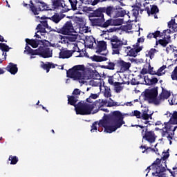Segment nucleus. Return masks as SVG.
<instances>
[{"label": "nucleus", "mask_w": 177, "mask_h": 177, "mask_svg": "<svg viewBox=\"0 0 177 177\" xmlns=\"http://www.w3.org/2000/svg\"><path fill=\"white\" fill-rule=\"evenodd\" d=\"M30 3H31V6H30V9L34 15H39V12H42L44 10H48V6L45 3H43V2L39 3L38 9H37V8L34 6V4H32L31 1H30Z\"/></svg>", "instance_id": "ddd939ff"}, {"label": "nucleus", "mask_w": 177, "mask_h": 177, "mask_svg": "<svg viewBox=\"0 0 177 177\" xmlns=\"http://www.w3.org/2000/svg\"><path fill=\"white\" fill-rule=\"evenodd\" d=\"M107 106L106 100H99L95 101L93 104H79L76 108V114H80L82 115H86L88 114H96L97 110L92 111L95 109H102Z\"/></svg>", "instance_id": "7ed1b4c3"}, {"label": "nucleus", "mask_w": 177, "mask_h": 177, "mask_svg": "<svg viewBox=\"0 0 177 177\" xmlns=\"http://www.w3.org/2000/svg\"><path fill=\"white\" fill-rule=\"evenodd\" d=\"M84 44L85 46H87V48H89L90 49L93 48V44H95V38L93 37L86 38Z\"/></svg>", "instance_id": "a878e982"}, {"label": "nucleus", "mask_w": 177, "mask_h": 177, "mask_svg": "<svg viewBox=\"0 0 177 177\" xmlns=\"http://www.w3.org/2000/svg\"><path fill=\"white\" fill-rule=\"evenodd\" d=\"M51 19L53 20V21H54V23L57 24L62 20V18L59 15H55L51 17Z\"/></svg>", "instance_id": "09e8293b"}, {"label": "nucleus", "mask_w": 177, "mask_h": 177, "mask_svg": "<svg viewBox=\"0 0 177 177\" xmlns=\"http://www.w3.org/2000/svg\"><path fill=\"white\" fill-rule=\"evenodd\" d=\"M104 8V12L107 15V16H111L113 13L115 12V8L113 7H107V8Z\"/></svg>", "instance_id": "a19ab883"}, {"label": "nucleus", "mask_w": 177, "mask_h": 177, "mask_svg": "<svg viewBox=\"0 0 177 177\" xmlns=\"http://www.w3.org/2000/svg\"><path fill=\"white\" fill-rule=\"evenodd\" d=\"M142 50V47L138 48H132L128 53V56H131L133 57H136L138 56V53Z\"/></svg>", "instance_id": "f704fd0d"}, {"label": "nucleus", "mask_w": 177, "mask_h": 177, "mask_svg": "<svg viewBox=\"0 0 177 177\" xmlns=\"http://www.w3.org/2000/svg\"><path fill=\"white\" fill-rule=\"evenodd\" d=\"M111 44L112 46V55H120V52L122 49L124 45H127L128 42L127 40L119 39L118 37H115L111 39Z\"/></svg>", "instance_id": "1a4fd4ad"}, {"label": "nucleus", "mask_w": 177, "mask_h": 177, "mask_svg": "<svg viewBox=\"0 0 177 177\" xmlns=\"http://www.w3.org/2000/svg\"><path fill=\"white\" fill-rule=\"evenodd\" d=\"M174 57H177V50H174Z\"/></svg>", "instance_id": "774afa93"}, {"label": "nucleus", "mask_w": 177, "mask_h": 177, "mask_svg": "<svg viewBox=\"0 0 177 177\" xmlns=\"http://www.w3.org/2000/svg\"><path fill=\"white\" fill-rule=\"evenodd\" d=\"M97 53H100L102 56H106L109 51L107 50V44L104 41H101L97 43Z\"/></svg>", "instance_id": "2eb2a0df"}, {"label": "nucleus", "mask_w": 177, "mask_h": 177, "mask_svg": "<svg viewBox=\"0 0 177 177\" xmlns=\"http://www.w3.org/2000/svg\"><path fill=\"white\" fill-rule=\"evenodd\" d=\"M68 102L69 104L75 106V111H77V107H78V105L80 104V103H78L77 105H75V103L78 102V96L77 95H72L71 97L68 96Z\"/></svg>", "instance_id": "aec40b11"}, {"label": "nucleus", "mask_w": 177, "mask_h": 177, "mask_svg": "<svg viewBox=\"0 0 177 177\" xmlns=\"http://www.w3.org/2000/svg\"><path fill=\"white\" fill-rule=\"evenodd\" d=\"M138 15H139V8L133 9V16H134V17H138Z\"/></svg>", "instance_id": "4d7b16f0"}, {"label": "nucleus", "mask_w": 177, "mask_h": 177, "mask_svg": "<svg viewBox=\"0 0 177 177\" xmlns=\"http://www.w3.org/2000/svg\"><path fill=\"white\" fill-rule=\"evenodd\" d=\"M59 32L63 34V35H68V34H71V32H75V30H74V26H73L71 21L66 22L63 27L59 29Z\"/></svg>", "instance_id": "9b49d317"}, {"label": "nucleus", "mask_w": 177, "mask_h": 177, "mask_svg": "<svg viewBox=\"0 0 177 177\" xmlns=\"http://www.w3.org/2000/svg\"><path fill=\"white\" fill-rule=\"evenodd\" d=\"M0 49L2 50V52H9V46L0 43Z\"/></svg>", "instance_id": "c03bdc74"}, {"label": "nucleus", "mask_w": 177, "mask_h": 177, "mask_svg": "<svg viewBox=\"0 0 177 177\" xmlns=\"http://www.w3.org/2000/svg\"><path fill=\"white\" fill-rule=\"evenodd\" d=\"M45 28H48V21L46 20L41 21V24H39L37 27V30H39L37 32L45 33L46 31Z\"/></svg>", "instance_id": "4be33fe9"}, {"label": "nucleus", "mask_w": 177, "mask_h": 177, "mask_svg": "<svg viewBox=\"0 0 177 177\" xmlns=\"http://www.w3.org/2000/svg\"><path fill=\"white\" fill-rule=\"evenodd\" d=\"M73 50L74 48H73L72 50H62L59 52V59H69V57H71V56H73V53H74V52H76Z\"/></svg>", "instance_id": "6ab92c4d"}, {"label": "nucleus", "mask_w": 177, "mask_h": 177, "mask_svg": "<svg viewBox=\"0 0 177 177\" xmlns=\"http://www.w3.org/2000/svg\"><path fill=\"white\" fill-rule=\"evenodd\" d=\"M153 69L154 68L151 67L150 62H148L144 66L140 75H145V74H151V75H154V74H156V71H153Z\"/></svg>", "instance_id": "dca6fc26"}, {"label": "nucleus", "mask_w": 177, "mask_h": 177, "mask_svg": "<svg viewBox=\"0 0 177 177\" xmlns=\"http://www.w3.org/2000/svg\"><path fill=\"white\" fill-rule=\"evenodd\" d=\"M6 69L7 70V71L10 73V74H12L13 75H15V74H17L19 70L17 68V65L13 63H10Z\"/></svg>", "instance_id": "412c9836"}, {"label": "nucleus", "mask_w": 177, "mask_h": 177, "mask_svg": "<svg viewBox=\"0 0 177 177\" xmlns=\"http://www.w3.org/2000/svg\"><path fill=\"white\" fill-rule=\"evenodd\" d=\"M136 63H137V64H142V63H143V59H136Z\"/></svg>", "instance_id": "680f3d73"}, {"label": "nucleus", "mask_w": 177, "mask_h": 177, "mask_svg": "<svg viewBox=\"0 0 177 177\" xmlns=\"http://www.w3.org/2000/svg\"><path fill=\"white\" fill-rule=\"evenodd\" d=\"M140 42H141V43L145 42V38H143V37L139 38V39H138V43H137V44H140Z\"/></svg>", "instance_id": "e2e57ef3"}, {"label": "nucleus", "mask_w": 177, "mask_h": 177, "mask_svg": "<svg viewBox=\"0 0 177 177\" xmlns=\"http://www.w3.org/2000/svg\"><path fill=\"white\" fill-rule=\"evenodd\" d=\"M24 53L26 55H39V56H41L44 59L48 57H52V50L49 48H43L40 47L37 50H32L31 47L26 46L25 47Z\"/></svg>", "instance_id": "6e6552de"}, {"label": "nucleus", "mask_w": 177, "mask_h": 177, "mask_svg": "<svg viewBox=\"0 0 177 177\" xmlns=\"http://www.w3.org/2000/svg\"><path fill=\"white\" fill-rule=\"evenodd\" d=\"M97 97H99V94L91 93L89 97L86 99L87 102L86 103L79 102V104H93L95 102L92 101V99L95 100V99H97Z\"/></svg>", "instance_id": "b1692460"}, {"label": "nucleus", "mask_w": 177, "mask_h": 177, "mask_svg": "<svg viewBox=\"0 0 177 177\" xmlns=\"http://www.w3.org/2000/svg\"><path fill=\"white\" fill-rule=\"evenodd\" d=\"M160 95L163 98L164 100H167V99L171 96V91L162 88V93L160 94Z\"/></svg>", "instance_id": "473e14b6"}, {"label": "nucleus", "mask_w": 177, "mask_h": 177, "mask_svg": "<svg viewBox=\"0 0 177 177\" xmlns=\"http://www.w3.org/2000/svg\"><path fill=\"white\" fill-rule=\"evenodd\" d=\"M174 32L171 28L163 30V32L159 35L161 38H164L165 39H171V33Z\"/></svg>", "instance_id": "5701e85b"}, {"label": "nucleus", "mask_w": 177, "mask_h": 177, "mask_svg": "<svg viewBox=\"0 0 177 177\" xmlns=\"http://www.w3.org/2000/svg\"><path fill=\"white\" fill-rule=\"evenodd\" d=\"M157 50L156 48H151L150 50L147 51L146 53V57H149L150 59H153L154 57V55L156 53Z\"/></svg>", "instance_id": "ea45409f"}, {"label": "nucleus", "mask_w": 177, "mask_h": 177, "mask_svg": "<svg viewBox=\"0 0 177 177\" xmlns=\"http://www.w3.org/2000/svg\"><path fill=\"white\" fill-rule=\"evenodd\" d=\"M169 42H171V39L162 38V39H159L158 41H156V45L159 44V45H160V46L165 48V46H167V45H168V44H169Z\"/></svg>", "instance_id": "7c9ffc66"}, {"label": "nucleus", "mask_w": 177, "mask_h": 177, "mask_svg": "<svg viewBox=\"0 0 177 177\" xmlns=\"http://www.w3.org/2000/svg\"><path fill=\"white\" fill-rule=\"evenodd\" d=\"M123 31L129 34V32H132V26L131 25H126L123 27Z\"/></svg>", "instance_id": "8fccbe9b"}, {"label": "nucleus", "mask_w": 177, "mask_h": 177, "mask_svg": "<svg viewBox=\"0 0 177 177\" xmlns=\"http://www.w3.org/2000/svg\"><path fill=\"white\" fill-rule=\"evenodd\" d=\"M175 49H174V46H169L166 48V52L167 53H169V52H174Z\"/></svg>", "instance_id": "6e6d98bb"}, {"label": "nucleus", "mask_w": 177, "mask_h": 177, "mask_svg": "<svg viewBox=\"0 0 177 177\" xmlns=\"http://www.w3.org/2000/svg\"><path fill=\"white\" fill-rule=\"evenodd\" d=\"M115 64L113 62H109L106 66H102V68H106L107 70H114Z\"/></svg>", "instance_id": "a18cd8bd"}, {"label": "nucleus", "mask_w": 177, "mask_h": 177, "mask_svg": "<svg viewBox=\"0 0 177 177\" xmlns=\"http://www.w3.org/2000/svg\"><path fill=\"white\" fill-rule=\"evenodd\" d=\"M160 31L157 30V31L155 32L149 33V34L147 35V38H148L149 39H151V38H158V37H160Z\"/></svg>", "instance_id": "37998d69"}, {"label": "nucleus", "mask_w": 177, "mask_h": 177, "mask_svg": "<svg viewBox=\"0 0 177 177\" xmlns=\"http://www.w3.org/2000/svg\"><path fill=\"white\" fill-rule=\"evenodd\" d=\"M38 34H41V35H43L44 32H37V33L35 35V37H36V38H41V37Z\"/></svg>", "instance_id": "69168bd1"}, {"label": "nucleus", "mask_w": 177, "mask_h": 177, "mask_svg": "<svg viewBox=\"0 0 177 177\" xmlns=\"http://www.w3.org/2000/svg\"><path fill=\"white\" fill-rule=\"evenodd\" d=\"M131 85H138L139 84V82H137L135 79L131 80Z\"/></svg>", "instance_id": "052dcab7"}, {"label": "nucleus", "mask_w": 177, "mask_h": 177, "mask_svg": "<svg viewBox=\"0 0 177 177\" xmlns=\"http://www.w3.org/2000/svg\"><path fill=\"white\" fill-rule=\"evenodd\" d=\"M108 82L110 85H114V80L112 77L108 79Z\"/></svg>", "instance_id": "bf43d9fd"}, {"label": "nucleus", "mask_w": 177, "mask_h": 177, "mask_svg": "<svg viewBox=\"0 0 177 177\" xmlns=\"http://www.w3.org/2000/svg\"><path fill=\"white\" fill-rule=\"evenodd\" d=\"M144 95L145 100H148L149 103L154 104L155 106H160V104L164 102V100L161 95H159L158 96V87L147 89L145 91Z\"/></svg>", "instance_id": "0eeeda50"}, {"label": "nucleus", "mask_w": 177, "mask_h": 177, "mask_svg": "<svg viewBox=\"0 0 177 177\" xmlns=\"http://www.w3.org/2000/svg\"><path fill=\"white\" fill-rule=\"evenodd\" d=\"M115 21L117 20L114 19H108L106 22H103L101 27H103L104 28H107V27H110V26H115Z\"/></svg>", "instance_id": "72a5a7b5"}, {"label": "nucleus", "mask_w": 177, "mask_h": 177, "mask_svg": "<svg viewBox=\"0 0 177 177\" xmlns=\"http://www.w3.org/2000/svg\"><path fill=\"white\" fill-rule=\"evenodd\" d=\"M122 106H132V102H126L124 104H122Z\"/></svg>", "instance_id": "0e129e2a"}, {"label": "nucleus", "mask_w": 177, "mask_h": 177, "mask_svg": "<svg viewBox=\"0 0 177 177\" xmlns=\"http://www.w3.org/2000/svg\"><path fill=\"white\" fill-rule=\"evenodd\" d=\"M147 12L149 16L151 15H156L157 13H158V8L157 7V6H152L151 8H148L147 10Z\"/></svg>", "instance_id": "c9c22d12"}, {"label": "nucleus", "mask_w": 177, "mask_h": 177, "mask_svg": "<svg viewBox=\"0 0 177 177\" xmlns=\"http://www.w3.org/2000/svg\"><path fill=\"white\" fill-rule=\"evenodd\" d=\"M9 161L10 162L11 165H15V164H17V161H19V159H17V157L16 156H10L9 157Z\"/></svg>", "instance_id": "49530a36"}, {"label": "nucleus", "mask_w": 177, "mask_h": 177, "mask_svg": "<svg viewBox=\"0 0 177 177\" xmlns=\"http://www.w3.org/2000/svg\"><path fill=\"white\" fill-rule=\"evenodd\" d=\"M125 124L124 121V115L118 111L113 112L111 116H106L98 123L95 122L92 126L91 132H97V127L104 128V132L106 133H112L117 131L118 128H121Z\"/></svg>", "instance_id": "f257e3e1"}, {"label": "nucleus", "mask_w": 177, "mask_h": 177, "mask_svg": "<svg viewBox=\"0 0 177 177\" xmlns=\"http://www.w3.org/2000/svg\"><path fill=\"white\" fill-rule=\"evenodd\" d=\"M130 115H131V117H136L137 118H142V123L145 124V125H151V120H153V118H151V115L147 113V111H143L142 113L139 111H134L130 113Z\"/></svg>", "instance_id": "9d476101"}, {"label": "nucleus", "mask_w": 177, "mask_h": 177, "mask_svg": "<svg viewBox=\"0 0 177 177\" xmlns=\"http://www.w3.org/2000/svg\"><path fill=\"white\" fill-rule=\"evenodd\" d=\"M41 67L44 70H46V73H48L50 68H55V65L53 63L47 62L46 64H43Z\"/></svg>", "instance_id": "e433bc0d"}, {"label": "nucleus", "mask_w": 177, "mask_h": 177, "mask_svg": "<svg viewBox=\"0 0 177 177\" xmlns=\"http://www.w3.org/2000/svg\"><path fill=\"white\" fill-rule=\"evenodd\" d=\"M103 12H104V8H100L97 10H96L94 12V17H98L100 19H104V15H103Z\"/></svg>", "instance_id": "c85d7f7f"}, {"label": "nucleus", "mask_w": 177, "mask_h": 177, "mask_svg": "<svg viewBox=\"0 0 177 177\" xmlns=\"http://www.w3.org/2000/svg\"><path fill=\"white\" fill-rule=\"evenodd\" d=\"M106 106L107 107H114V106H118V104L117 102L112 100L111 102L107 101Z\"/></svg>", "instance_id": "5fc2aeb1"}, {"label": "nucleus", "mask_w": 177, "mask_h": 177, "mask_svg": "<svg viewBox=\"0 0 177 177\" xmlns=\"http://www.w3.org/2000/svg\"><path fill=\"white\" fill-rule=\"evenodd\" d=\"M171 78L174 81H177V66L175 68L171 74Z\"/></svg>", "instance_id": "603ef678"}, {"label": "nucleus", "mask_w": 177, "mask_h": 177, "mask_svg": "<svg viewBox=\"0 0 177 177\" xmlns=\"http://www.w3.org/2000/svg\"><path fill=\"white\" fill-rule=\"evenodd\" d=\"M73 95H81V91L78 88H75L73 92Z\"/></svg>", "instance_id": "13d9d810"}, {"label": "nucleus", "mask_w": 177, "mask_h": 177, "mask_svg": "<svg viewBox=\"0 0 177 177\" xmlns=\"http://www.w3.org/2000/svg\"><path fill=\"white\" fill-rule=\"evenodd\" d=\"M118 64L120 67V71L122 73H125V71H128L131 67V63L130 62H126L123 60L118 61Z\"/></svg>", "instance_id": "f3484780"}, {"label": "nucleus", "mask_w": 177, "mask_h": 177, "mask_svg": "<svg viewBox=\"0 0 177 177\" xmlns=\"http://www.w3.org/2000/svg\"><path fill=\"white\" fill-rule=\"evenodd\" d=\"M102 89H103L102 93L104 97H111V89H110V87L103 85Z\"/></svg>", "instance_id": "393cba45"}, {"label": "nucleus", "mask_w": 177, "mask_h": 177, "mask_svg": "<svg viewBox=\"0 0 177 177\" xmlns=\"http://www.w3.org/2000/svg\"><path fill=\"white\" fill-rule=\"evenodd\" d=\"M89 84L91 86H99L100 91H102V88L103 86H102V81L100 80H97V79L91 80L89 82Z\"/></svg>", "instance_id": "c756f323"}, {"label": "nucleus", "mask_w": 177, "mask_h": 177, "mask_svg": "<svg viewBox=\"0 0 177 177\" xmlns=\"http://www.w3.org/2000/svg\"><path fill=\"white\" fill-rule=\"evenodd\" d=\"M53 5L56 8H66V4L64 3V0H52Z\"/></svg>", "instance_id": "bb28decb"}, {"label": "nucleus", "mask_w": 177, "mask_h": 177, "mask_svg": "<svg viewBox=\"0 0 177 177\" xmlns=\"http://www.w3.org/2000/svg\"><path fill=\"white\" fill-rule=\"evenodd\" d=\"M124 88L120 85L119 82L115 83V91L117 92V93H120L121 91H122Z\"/></svg>", "instance_id": "de8ad7c7"}, {"label": "nucleus", "mask_w": 177, "mask_h": 177, "mask_svg": "<svg viewBox=\"0 0 177 177\" xmlns=\"http://www.w3.org/2000/svg\"><path fill=\"white\" fill-rule=\"evenodd\" d=\"M26 44L30 45L32 48H38V45H39V40L38 39H26Z\"/></svg>", "instance_id": "cd10ccee"}, {"label": "nucleus", "mask_w": 177, "mask_h": 177, "mask_svg": "<svg viewBox=\"0 0 177 177\" xmlns=\"http://www.w3.org/2000/svg\"><path fill=\"white\" fill-rule=\"evenodd\" d=\"M69 2L72 6L73 10H77V0H69Z\"/></svg>", "instance_id": "3c124183"}, {"label": "nucleus", "mask_w": 177, "mask_h": 177, "mask_svg": "<svg viewBox=\"0 0 177 177\" xmlns=\"http://www.w3.org/2000/svg\"><path fill=\"white\" fill-rule=\"evenodd\" d=\"M142 136L143 139H145L149 143H154L156 142V135L153 131H147V130L145 131V130H142Z\"/></svg>", "instance_id": "4468645a"}, {"label": "nucleus", "mask_w": 177, "mask_h": 177, "mask_svg": "<svg viewBox=\"0 0 177 177\" xmlns=\"http://www.w3.org/2000/svg\"><path fill=\"white\" fill-rule=\"evenodd\" d=\"M67 36H63L61 35H58L57 36V39H59V42L61 44H64L66 45L68 48H72L73 49V52H81V49L78 47V44H77V39H78V34H68Z\"/></svg>", "instance_id": "423d86ee"}, {"label": "nucleus", "mask_w": 177, "mask_h": 177, "mask_svg": "<svg viewBox=\"0 0 177 177\" xmlns=\"http://www.w3.org/2000/svg\"><path fill=\"white\" fill-rule=\"evenodd\" d=\"M169 28H171L173 32H177V24H175V21L171 20L168 23Z\"/></svg>", "instance_id": "58836bf2"}, {"label": "nucleus", "mask_w": 177, "mask_h": 177, "mask_svg": "<svg viewBox=\"0 0 177 177\" xmlns=\"http://www.w3.org/2000/svg\"><path fill=\"white\" fill-rule=\"evenodd\" d=\"M138 79L140 82H145L146 85H155L158 82V79L157 77H149L148 75H139Z\"/></svg>", "instance_id": "f8f14e48"}, {"label": "nucleus", "mask_w": 177, "mask_h": 177, "mask_svg": "<svg viewBox=\"0 0 177 177\" xmlns=\"http://www.w3.org/2000/svg\"><path fill=\"white\" fill-rule=\"evenodd\" d=\"M91 60L93 62H106L107 60V57H102V56H97V55H94L93 57H91Z\"/></svg>", "instance_id": "4c0bfd02"}, {"label": "nucleus", "mask_w": 177, "mask_h": 177, "mask_svg": "<svg viewBox=\"0 0 177 177\" xmlns=\"http://www.w3.org/2000/svg\"><path fill=\"white\" fill-rule=\"evenodd\" d=\"M177 124V111H174L169 120L167 123H165L164 128L162 129V138H167L169 142V145H172V139H174V134L176 130L177 127H174Z\"/></svg>", "instance_id": "20e7f679"}, {"label": "nucleus", "mask_w": 177, "mask_h": 177, "mask_svg": "<svg viewBox=\"0 0 177 177\" xmlns=\"http://www.w3.org/2000/svg\"><path fill=\"white\" fill-rule=\"evenodd\" d=\"M166 69H167V66L163 65L160 68H158L156 72H155L154 75H158V77H162V75H165V73H167V71H165Z\"/></svg>", "instance_id": "2f4dec72"}, {"label": "nucleus", "mask_w": 177, "mask_h": 177, "mask_svg": "<svg viewBox=\"0 0 177 177\" xmlns=\"http://www.w3.org/2000/svg\"><path fill=\"white\" fill-rule=\"evenodd\" d=\"M92 26H96L97 27H102L103 23H104V18H90L89 19Z\"/></svg>", "instance_id": "a211bd4d"}, {"label": "nucleus", "mask_w": 177, "mask_h": 177, "mask_svg": "<svg viewBox=\"0 0 177 177\" xmlns=\"http://www.w3.org/2000/svg\"><path fill=\"white\" fill-rule=\"evenodd\" d=\"M91 31V28L88 26H80V34H86V32H89Z\"/></svg>", "instance_id": "79ce46f5"}, {"label": "nucleus", "mask_w": 177, "mask_h": 177, "mask_svg": "<svg viewBox=\"0 0 177 177\" xmlns=\"http://www.w3.org/2000/svg\"><path fill=\"white\" fill-rule=\"evenodd\" d=\"M169 103L171 106L177 104L176 97H173L169 100Z\"/></svg>", "instance_id": "864d4df0"}, {"label": "nucleus", "mask_w": 177, "mask_h": 177, "mask_svg": "<svg viewBox=\"0 0 177 177\" xmlns=\"http://www.w3.org/2000/svg\"><path fill=\"white\" fill-rule=\"evenodd\" d=\"M169 157V153L163 152L161 159L157 158L151 166L147 168L145 170V172H147L146 176L149 175L148 174L151 171L153 176L168 177V175L165 174V167H167V163H165V161Z\"/></svg>", "instance_id": "f03ea898"}, {"label": "nucleus", "mask_w": 177, "mask_h": 177, "mask_svg": "<svg viewBox=\"0 0 177 177\" xmlns=\"http://www.w3.org/2000/svg\"><path fill=\"white\" fill-rule=\"evenodd\" d=\"M67 77L73 80V81H78L80 84H85L86 80L88 79L85 72H84V66L81 65L75 66L73 68L66 72Z\"/></svg>", "instance_id": "39448f33"}, {"label": "nucleus", "mask_w": 177, "mask_h": 177, "mask_svg": "<svg viewBox=\"0 0 177 177\" xmlns=\"http://www.w3.org/2000/svg\"><path fill=\"white\" fill-rule=\"evenodd\" d=\"M97 3H99V0H94L91 5H93V6H95V5H97Z\"/></svg>", "instance_id": "338daca9"}]
</instances>
